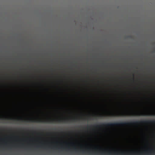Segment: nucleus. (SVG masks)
<instances>
[{
  "label": "nucleus",
  "instance_id": "9",
  "mask_svg": "<svg viewBox=\"0 0 155 155\" xmlns=\"http://www.w3.org/2000/svg\"><path fill=\"white\" fill-rule=\"evenodd\" d=\"M8 119H10V120L13 119V120H15V118H8Z\"/></svg>",
  "mask_w": 155,
  "mask_h": 155
},
{
  "label": "nucleus",
  "instance_id": "8",
  "mask_svg": "<svg viewBox=\"0 0 155 155\" xmlns=\"http://www.w3.org/2000/svg\"><path fill=\"white\" fill-rule=\"evenodd\" d=\"M74 150H75V151H76L77 150V149L75 147H74Z\"/></svg>",
  "mask_w": 155,
  "mask_h": 155
},
{
  "label": "nucleus",
  "instance_id": "13",
  "mask_svg": "<svg viewBox=\"0 0 155 155\" xmlns=\"http://www.w3.org/2000/svg\"><path fill=\"white\" fill-rule=\"evenodd\" d=\"M84 150H83V152H84Z\"/></svg>",
  "mask_w": 155,
  "mask_h": 155
},
{
  "label": "nucleus",
  "instance_id": "7",
  "mask_svg": "<svg viewBox=\"0 0 155 155\" xmlns=\"http://www.w3.org/2000/svg\"><path fill=\"white\" fill-rule=\"evenodd\" d=\"M108 153L109 154H110L112 153H111L110 151H109V152H108Z\"/></svg>",
  "mask_w": 155,
  "mask_h": 155
},
{
  "label": "nucleus",
  "instance_id": "10",
  "mask_svg": "<svg viewBox=\"0 0 155 155\" xmlns=\"http://www.w3.org/2000/svg\"><path fill=\"white\" fill-rule=\"evenodd\" d=\"M120 153V154H121L122 155H123L124 154V153L123 152Z\"/></svg>",
  "mask_w": 155,
  "mask_h": 155
},
{
  "label": "nucleus",
  "instance_id": "5",
  "mask_svg": "<svg viewBox=\"0 0 155 155\" xmlns=\"http://www.w3.org/2000/svg\"><path fill=\"white\" fill-rule=\"evenodd\" d=\"M17 120L18 121L19 120H21V121H23V120H24V119H22L21 118H17Z\"/></svg>",
  "mask_w": 155,
  "mask_h": 155
},
{
  "label": "nucleus",
  "instance_id": "6",
  "mask_svg": "<svg viewBox=\"0 0 155 155\" xmlns=\"http://www.w3.org/2000/svg\"><path fill=\"white\" fill-rule=\"evenodd\" d=\"M114 154L116 155H118L119 154V153H117L116 151L114 152Z\"/></svg>",
  "mask_w": 155,
  "mask_h": 155
},
{
  "label": "nucleus",
  "instance_id": "1",
  "mask_svg": "<svg viewBox=\"0 0 155 155\" xmlns=\"http://www.w3.org/2000/svg\"><path fill=\"white\" fill-rule=\"evenodd\" d=\"M155 124V120H146L142 121H134L131 122H121L120 123H109L102 124L100 125L94 126L96 128H101L103 127H113L114 126H124L125 125H131L140 124Z\"/></svg>",
  "mask_w": 155,
  "mask_h": 155
},
{
  "label": "nucleus",
  "instance_id": "4",
  "mask_svg": "<svg viewBox=\"0 0 155 155\" xmlns=\"http://www.w3.org/2000/svg\"><path fill=\"white\" fill-rule=\"evenodd\" d=\"M153 151V153L155 154V150H153V149H151L149 151L148 153H152V152Z\"/></svg>",
  "mask_w": 155,
  "mask_h": 155
},
{
  "label": "nucleus",
  "instance_id": "12",
  "mask_svg": "<svg viewBox=\"0 0 155 155\" xmlns=\"http://www.w3.org/2000/svg\"><path fill=\"white\" fill-rule=\"evenodd\" d=\"M34 133H36V131H34Z\"/></svg>",
  "mask_w": 155,
  "mask_h": 155
},
{
  "label": "nucleus",
  "instance_id": "3",
  "mask_svg": "<svg viewBox=\"0 0 155 155\" xmlns=\"http://www.w3.org/2000/svg\"><path fill=\"white\" fill-rule=\"evenodd\" d=\"M110 115L114 116H155V111H147L145 112H125L117 113L116 114H110Z\"/></svg>",
  "mask_w": 155,
  "mask_h": 155
},
{
  "label": "nucleus",
  "instance_id": "11",
  "mask_svg": "<svg viewBox=\"0 0 155 155\" xmlns=\"http://www.w3.org/2000/svg\"><path fill=\"white\" fill-rule=\"evenodd\" d=\"M0 118H1V119H2L3 118L2 117H0Z\"/></svg>",
  "mask_w": 155,
  "mask_h": 155
},
{
  "label": "nucleus",
  "instance_id": "14",
  "mask_svg": "<svg viewBox=\"0 0 155 155\" xmlns=\"http://www.w3.org/2000/svg\"><path fill=\"white\" fill-rule=\"evenodd\" d=\"M70 149V148L68 147V149Z\"/></svg>",
  "mask_w": 155,
  "mask_h": 155
},
{
  "label": "nucleus",
  "instance_id": "2",
  "mask_svg": "<svg viewBox=\"0 0 155 155\" xmlns=\"http://www.w3.org/2000/svg\"><path fill=\"white\" fill-rule=\"evenodd\" d=\"M78 119L77 118H62L57 119H48L45 120H43L39 118L36 119H26L25 121L28 120V121L38 123H53L54 122H58V123H61L63 122L64 123H66L69 122L75 121L78 120Z\"/></svg>",
  "mask_w": 155,
  "mask_h": 155
}]
</instances>
